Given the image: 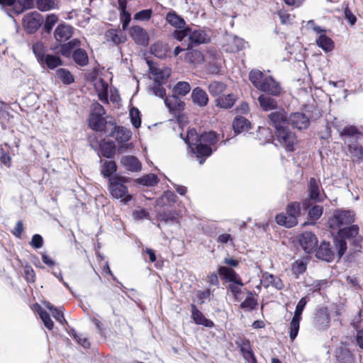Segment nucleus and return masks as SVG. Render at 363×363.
<instances>
[{"label":"nucleus","instance_id":"4be33fe9","mask_svg":"<svg viewBox=\"0 0 363 363\" xmlns=\"http://www.w3.org/2000/svg\"><path fill=\"white\" fill-rule=\"evenodd\" d=\"M191 316L196 325H203L208 328H212L215 325L214 323L207 318L194 303L191 304Z\"/></svg>","mask_w":363,"mask_h":363},{"label":"nucleus","instance_id":"0e129e2a","mask_svg":"<svg viewBox=\"0 0 363 363\" xmlns=\"http://www.w3.org/2000/svg\"><path fill=\"white\" fill-rule=\"evenodd\" d=\"M153 11L151 9H143L134 14L133 19L139 21H145L151 18Z\"/></svg>","mask_w":363,"mask_h":363},{"label":"nucleus","instance_id":"f8f14e48","mask_svg":"<svg viewBox=\"0 0 363 363\" xmlns=\"http://www.w3.org/2000/svg\"><path fill=\"white\" fill-rule=\"evenodd\" d=\"M129 35L134 43L140 46L147 47L150 43V37L145 28L140 26H132L129 28Z\"/></svg>","mask_w":363,"mask_h":363},{"label":"nucleus","instance_id":"79ce46f5","mask_svg":"<svg viewBox=\"0 0 363 363\" xmlns=\"http://www.w3.org/2000/svg\"><path fill=\"white\" fill-rule=\"evenodd\" d=\"M226 88L227 85L225 83L218 81H213L208 85L209 94L214 97L221 96Z\"/></svg>","mask_w":363,"mask_h":363},{"label":"nucleus","instance_id":"2eb2a0df","mask_svg":"<svg viewBox=\"0 0 363 363\" xmlns=\"http://www.w3.org/2000/svg\"><path fill=\"white\" fill-rule=\"evenodd\" d=\"M308 199H305L302 202L303 208L306 210L311 206V200L315 202H320L322 199L320 198V189L316 179L311 177L308 184Z\"/></svg>","mask_w":363,"mask_h":363},{"label":"nucleus","instance_id":"9b49d317","mask_svg":"<svg viewBox=\"0 0 363 363\" xmlns=\"http://www.w3.org/2000/svg\"><path fill=\"white\" fill-rule=\"evenodd\" d=\"M330 323V318L327 307H320L316 309L313 322V327L320 331L326 330Z\"/></svg>","mask_w":363,"mask_h":363},{"label":"nucleus","instance_id":"423d86ee","mask_svg":"<svg viewBox=\"0 0 363 363\" xmlns=\"http://www.w3.org/2000/svg\"><path fill=\"white\" fill-rule=\"evenodd\" d=\"M355 214L352 210L337 208L334 211L333 216L329 219V226L340 228L344 225L353 224Z\"/></svg>","mask_w":363,"mask_h":363},{"label":"nucleus","instance_id":"c756f323","mask_svg":"<svg viewBox=\"0 0 363 363\" xmlns=\"http://www.w3.org/2000/svg\"><path fill=\"white\" fill-rule=\"evenodd\" d=\"M165 21L176 29L187 26L184 18L174 10H170L166 13Z\"/></svg>","mask_w":363,"mask_h":363},{"label":"nucleus","instance_id":"72a5a7b5","mask_svg":"<svg viewBox=\"0 0 363 363\" xmlns=\"http://www.w3.org/2000/svg\"><path fill=\"white\" fill-rule=\"evenodd\" d=\"M99 150L103 157L112 159L116 155V146L113 140H101L99 143Z\"/></svg>","mask_w":363,"mask_h":363},{"label":"nucleus","instance_id":"a18cd8bd","mask_svg":"<svg viewBox=\"0 0 363 363\" xmlns=\"http://www.w3.org/2000/svg\"><path fill=\"white\" fill-rule=\"evenodd\" d=\"M307 259H299L296 260L291 265V272L296 278L304 274L307 269Z\"/></svg>","mask_w":363,"mask_h":363},{"label":"nucleus","instance_id":"774afa93","mask_svg":"<svg viewBox=\"0 0 363 363\" xmlns=\"http://www.w3.org/2000/svg\"><path fill=\"white\" fill-rule=\"evenodd\" d=\"M211 291L210 289L206 290H199L196 294V299L198 301L199 304H203L206 299L210 298Z\"/></svg>","mask_w":363,"mask_h":363},{"label":"nucleus","instance_id":"2f4dec72","mask_svg":"<svg viewBox=\"0 0 363 363\" xmlns=\"http://www.w3.org/2000/svg\"><path fill=\"white\" fill-rule=\"evenodd\" d=\"M60 44V50L59 52L65 57H69L74 50L78 48L81 45V40L78 38H73L69 41Z\"/></svg>","mask_w":363,"mask_h":363},{"label":"nucleus","instance_id":"0eeeda50","mask_svg":"<svg viewBox=\"0 0 363 363\" xmlns=\"http://www.w3.org/2000/svg\"><path fill=\"white\" fill-rule=\"evenodd\" d=\"M340 138L345 145L357 143L363 140V132L354 125H347L342 129H337Z\"/></svg>","mask_w":363,"mask_h":363},{"label":"nucleus","instance_id":"49530a36","mask_svg":"<svg viewBox=\"0 0 363 363\" xmlns=\"http://www.w3.org/2000/svg\"><path fill=\"white\" fill-rule=\"evenodd\" d=\"M267 76H265L262 71L258 69H252L249 74V79L255 87L257 89L259 85L265 80Z\"/></svg>","mask_w":363,"mask_h":363},{"label":"nucleus","instance_id":"13d9d810","mask_svg":"<svg viewBox=\"0 0 363 363\" xmlns=\"http://www.w3.org/2000/svg\"><path fill=\"white\" fill-rule=\"evenodd\" d=\"M190 32V26H187L182 28H177L172 33V36L174 39L177 41L182 42L185 38H189V34Z\"/></svg>","mask_w":363,"mask_h":363},{"label":"nucleus","instance_id":"20e7f679","mask_svg":"<svg viewBox=\"0 0 363 363\" xmlns=\"http://www.w3.org/2000/svg\"><path fill=\"white\" fill-rule=\"evenodd\" d=\"M286 213H281L275 216L276 223L288 228H293L298 224V217L301 214L300 203L290 202L286 208Z\"/></svg>","mask_w":363,"mask_h":363},{"label":"nucleus","instance_id":"ea45409f","mask_svg":"<svg viewBox=\"0 0 363 363\" xmlns=\"http://www.w3.org/2000/svg\"><path fill=\"white\" fill-rule=\"evenodd\" d=\"M316 45L320 48L324 52H329L334 50L335 43L333 40L326 35V34H320L316 38Z\"/></svg>","mask_w":363,"mask_h":363},{"label":"nucleus","instance_id":"e2e57ef3","mask_svg":"<svg viewBox=\"0 0 363 363\" xmlns=\"http://www.w3.org/2000/svg\"><path fill=\"white\" fill-rule=\"evenodd\" d=\"M55 0H35L37 9L40 11H48L55 8Z\"/></svg>","mask_w":363,"mask_h":363},{"label":"nucleus","instance_id":"7c9ffc66","mask_svg":"<svg viewBox=\"0 0 363 363\" xmlns=\"http://www.w3.org/2000/svg\"><path fill=\"white\" fill-rule=\"evenodd\" d=\"M353 162L359 164L363 161V146L360 142L346 145Z\"/></svg>","mask_w":363,"mask_h":363},{"label":"nucleus","instance_id":"f3484780","mask_svg":"<svg viewBox=\"0 0 363 363\" xmlns=\"http://www.w3.org/2000/svg\"><path fill=\"white\" fill-rule=\"evenodd\" d=\"M210 39L205 31L200 29H193L190 27L186 46L197 47L201 44L208 43Z\"/></svg>","mask_w":363,"mask_h":363},{"label":"nucleus","instance_id":"dca6fc26","mask_svg":"<svg viewBox=\"0 0 363 363\" xmlns=\"http://www.w3.org/2000/svg\"><path fill=\"white\" fill-rule=\"evenodd\" d=\"M259 91L273 96H278L282 91V88L279 83L277 82L272 76H268L259 85Z\"/></svg>","mask_w":363,"mask_h":363},{"label":"nucleus","instance_id":"aec40b11","mask_svg":"<svg viewBox=\"0 0 363 363\" xmlns=\"http://www.w3.org/2000/svg\"><path fill=\"white\" fill-rule=\"evenodd\" d=\"M270 124L274 128L275 130L279 128L288 125V116L284 109H279L272 112L268 115Z\"/></svg>","mask_w":363,"mask_h":363},{"label":"nucleus","instance_id":"58836bf2","mask_svg":"<svg viewBox=\"0 0 363 363\" xmlns=\"http://www.w3.org/2000/svg\"><path fill=\"white\" fill-rule=\"evenodd\" d=\"M72 57L73 61L80 67H84L89 62V57L86 51L80 47L74 50Z\"/></svg>","mask_w":363,"mask_h":363},{"label":"nucleus","instance_id":"338daca9","mask_svg":"<svg viewBox=\"0 0 363 363\" xmlns=\"http://www.w3.org/2000/svg\"><path fill=\"white\" fill-rule=\"evenodd\" d=\"M308 301V299L306 296L302 297L298 301V303L296 304V308H295L294 316H296V317L302 318L301 315H302L303 311Z\"/></svg>","mask_w":363,"mask_h":363},{"label":"nucleus","instance_id":"f03ea898","mask_svg":"<svg viewBox=\"0 0 363 363\" xmlns=\"http://www.w3.org/2000/svg\"><path fill=\"white\" fill-rule=\"evenodd\" d=\"M359 233V227L357 224L338 228L335 235H333V241L335 248L337 251L338 259H341L346 253L347 250V240H350L358 235Z\"/></svg>","mask_w":363,"mask_h":363},{"label":"nucleus","instance_id":"c85d7f7f","mask_svg":"<svg viewBox=\"0 0 363 363\" xmlns=\"http://www.w3.org/2000/svg\"><path fill=\"white\" fill-rule=\"evenodd\" d=\"M233 129L235 135H239L252 128L250 121L242 116H237L233 121Z\"/></svg>","mask_w":363,"mask_h":363},{"label":"nucleus","instance_id":"37998d69","mask_svg":"<svg viewBox=\"0 0 363 363\" xmlns=\"http://www.w3.org/2000/svg\"><path fill=\"white\" fill-rule=\"evenodd\" d=\"M55 74L65 85H69L74 82L73 74L66 68H58L55 72Z\"/></svg>","mask_w":363,"mask_h":363},{"label":"nucleus","instance_id":"de8ad7c7","mask_svg":"<svg viewBox=\"0 0 363 363\" xmlns=\"http://www.w3.org/2000/svg\"><path fill=\"white\" fill-rule=\"evenodd\" d=\"M33 8H34V0H17L13 11L18 15Z\"/></svg>","mask_w":363,"mask_h":363},{"label":"nucleus","instance_id":"4c0bfd02","mask_svg":"<svg viewBox=\"0 0 363 363\" xmlns=\"http://www.w3.org/2000/svg\"><path fill=\"white\" fill-rule=\"evenodd\" d=\"M186 51L184 59L186 62L195 64L200 63L203 60L204 57L202 52L197 49H194V47L186 46Z\"/></svg>","mask_w":363,"mask_h":363},{"label":"nucleus","instance_id":"3c124183","mask_svg":"<svg viewBox=\"0 0 363 363\" xmlns=\"http://www.w3.org/2000/svg\"><path fill=\"white\" fill-rule=\"evenodd\" d=\"M163 84H161V82L155 83V82H152V84L148 88V91L151 92L154 96L157 97H160L161 99H164L167 97L166 94V89L163 86Z\"/></svg>","mask_w":363,"mask_h":363},{"label":"nucleus","instance_id":"680f3d73","mask_svg":"<svg viewBox=\"0 0 363 363\" xmlns=\"http://www.w3.org/2000/svg\"><path fill=\"white\" fill-rule=\"evenodd\" d=\"M308 209V217L313 220H318L323 213V207L319 205H314Z\"/></svg>","mask_w":363,"mask_h":363},{"label":"nucleus","instance_id":"c9c22d12","mask_svg":"<svg viewBox=\"0 0 363 363\" xmlns=\"http://www.w3.org/2000/svg\"><path fill=\"white\" fill-rule=\"evenodd\" d=\"M257 101L260 107L264 111L276 110L278 108L277 101L271 96L261 94L259 96Z\"/></svg>","mask_w":363,"mask_h":363},{"label":"nucleus","instance_id":"603ef678","mask_svg":"<svg viewBox=\"0 0 363 363\" xmlns=\"http://www.w3.org/2000/svg\"><path fill=\"white\" fill-rule=\"evenodd\" d=\"M363 237L359 235H355L354 238L349 240L350 249V255H354L357 252H360L362 248Z\"/></svg>","mask_w":363,"mask_h":363},{"label":"nucleus","instance_id":"5701e85b","mask_svg":"<svg viewBox=\"0 0 363 363\" xmlns=\"http://www.w3.org/2000/svg\"><path fill=\"white\" fill-rule=\"evenodd\" d=\"M73 35V27L65 23H61L55 29L54 37L56 41L62 43L68 40Z\"/></svg>","mask_w":363,"mask_h":363},{"label":"nucleus","instance_id":"9d476101","mask_svg":"<svg viewBox=\"0 0 363 363\" xmlns=\"http://www.w3.org/2000/svg\"><path fill=\"white\" fill-rule=\"evenodd\" d=\"M298 242L306 254L314 252L318 247V240L315 233L311 231L302 232L297 236Z\"/></svg>","mask_w":363,"mask_h":363},{"label":"nucleus","instance_id":"864d4df0","mask_svg":"<svg viewBox=\"0 0 363 363\" xmlns=\"http://www.w3.org/2000/svg\"><path fill=\"white\" fill-rule=\"evenodd\" d=\"M257 306V300L253 297L252 291H248V295L245 299L240 303L241 309H246L248 311H252Z\"/></svg>","mask_w":363,"mask_h":363},{"label":"nucleus","instance_id":"a878e982","mask_svg":"<svg viewBox=\"0 0 363 363\" xmlns=\"http://www.w3.org/2000/svg\"><path fill=\"white\" fill-rule=\"evenodd\" d=\"M121 164L129 172H138L142 169V164L134 155H125L121 158Z\"/></svg>","mask_w":363,"mask_h":363},{"label":"nucleus","instance_id":"f704fd0d","mask_svg":"<svg viewBox=\"0 0 363 363\" xmlns=\"http://www.w3.org/2000/svg\"><path fill=\"white\" fill-rule=\"evenodd\" d=\"M236 100L237 98L235 94H228L217 97L215 100V104L216 106L218 108L223 109H229L234 106Z\"/></svg>","mask_w":363,"mask_h":363},{"label":"nucleus","instance_id":"412c9836","mask_svg":"<svg viewBox=\"0 0 363 363\" xmlns=\"http://www.w3.org/2000/svg\"><path fill=\"white\" fill-rule=\"evenodd\" d=\"M164 102L169 112L174 115L182 111L185 107V103L182 101L178 96L174 94L167 96Z\"/></svg>","mask_w":363,"mask_h":363},{"label":"nucleus","instance_id":"6e6d98bb","mask_svg":"<svg viewBox=\"0 0 363 363\" xmlns=\"http://www.w3.org/2000/svg\"><path fill=\"white\" fill-rule=\"evenodd\" d=\"M32 50L38 62H40V61L47 55L45 53L46 48L41 42L33 43L32 45Z\"/></svg>","mask_w":363,"mask_h":363},{"label":"nucleus","instance_id":"a19ab883","mask_svg":"<svg viewBox=\"0 0 363 363\" xmlns=\"http://www.w3.org/2000/svg\"><path fill=\"white\" fill-rule=\"evenodd\" d=\"M337 360L339 363H354V357L346 347H340L336 352Z\"/></svg>","mask_w":363,"mask_h":363},{"label":"nucleus","instance_id":"473e14b6","mask_svg":"<svg viewBox=\"0 0 363 363\" xmlns=\"http://www.w3.org/2000/svg\"><path fill=\"white\" fill-rule=\"evenodd\" d=\"M118 170L116 162L113 160L105 161L101 169V175L110 182V179H115Z\"/></svg>","mask_w":363,"mask_h":363},{"label":"nucleus","instance_id":"393cba45","mask_svg":"<svg viewBox=\"0 0 363 363\" xmlns=\"http://www.w3.org/2000/svg\"><path fill=\"white\" fill-rule=\"evenodd\" d=\"M191 98L192 102L199 107H205L208 105L209 101L206 91L200 86L193 89Z\"/></svg>","mask_w":363,"mask_h":363},{"label":"nucleus","instance_id":"bb28decb","mask_svg":"<svg viewBox=\"0 0 363 363\" xmlns=\"http://www.w3.org/2000/svg\"><path fill=\"white\" fill-rule=\"evenodd\" d=\"M38 63L42 68L53 70L63 65V60L57 55L47 54Z\"/></svg>","mask_w":363,"mask_h":363},{"label":"nucleus","instance_id":"c03bdc74","mask_svg":"<svg viewBox=\"0 0 363 363\" xmlns=\"http://www.w3.org/2000/svg\"><path fill=\"white\" fill-rule=\"evenodd\" d=\"M135 182L145 186H154L159 183V179L155 174L150 173L136 179Z\"/></svg>","mask_w":363,"mask_h":363},{"label":"nucleus","instance_id":"ddd939ff","mask_svg":"<svg viewBox=\"0 0 363 363\" xmlns=\"http://www.w3.org/2000/svg\"><path fill=\"white\" fill-rule=\"evenodd\" d=\"M289 125L298 130H306L310 125V120L303 113L294 112L288 116V125Z\"/></svg>","mask_w":363,"mask_h":363},{"label":"nucleus","instance_id":"bf43d9fd","mask_svg":"<svg viewBox=\"0 0 363 363\" xmlns=\"http://www.w3.org/2000/svg\"><path fill=\"white\" fill-rule=\"evenodd\" d=\"M160 200L163 205L167 206L176 203L177 196L174 191L167 190L163 192Z\"/></svg>","mask_w":363,"mask_h":363},{"label":"nucleus","instance_id":"69168bd1","mask_svg":"<svg viewBox=\"0 0 363 363\" xmlns=\"http://www.w3.org/2000/svg\"><path fill=\"white\" fill-rule=\"evenodd\" d=\"M344 18L347 21V22L350 24V26H352L355 25L357 22V17L351 11L349 8L348 4H344L343 8Z\"/></svg>","mask_w":363,"mask_h":363},{"label":"nucleus","instance_id":"7ed1b4c3","mask_svg":"<svg viewBox=\"0 0 363 363\" xmlns=\"http://www.w3.org/2000/svg\"><path fill=\"white\" fill-rule=\"evenodd\" d=\"M129 181V177L116 174L115 179H111L108 182V191L111 196L116 199H121V201L124 205H127L133 199V196L128 193V188L125 185Z\"/></svg>","mask_w":363,"mask_h":363},{"label":"nucleus","instance_id":"f257e3e1","mask_svg":"<svg viewBox=\"0 0 363 363\" xmlns=\"http://www.w3.org/2000/svg\"><path fill=\"white\" fill-rule=\"evenodd\" d=\"M180 137L200 164H203L217 150L216 144L219 140V135L213 130L203 132L199 135L196 129L191 128L187 130L185 137H183L182 133Z\"/></svg>","mask_w":363,"mask_h":363},{"label":"nucleus","instance_id":"cd10ccee","mask_svg":"<svg viewBox=\"0 0 363 363\" xmlns=\"http://www.w3.org/2000/svg\"><path fill=\"white\" fill-rule=\"evenodd\" d=\"M88 122L89 127L93 130L106 133V126L107 121L103 116H100V114H91Z\"/></svg>","mask_w":363,"mask_h":363},{"label":"nucleus","instance_id":"8fccbe9b","mask_svg":"<svg viewBox=\"0 0 363 363\" xmlns=\"http://www.w3.org/2000/svg\"><path fill=\"white\" fill-rule=\"evenodd\" d=\"M301 320V318H298L296 316H293L291 320L289 328V335L291 340L292 341L296 338L298 334Z\"/></svg>","mask_w":363,"mask_h":363},{"label":"nucleus","instance_id":"4d7b16f0","mask_svg":"<svg viewBox=\"0 0 363 363\" xmlns=\"http://www.w3.org/2000/svg\"><path fill=\"white\" fill-rule=\"evenodd\" d=\"M129 116L131 123L133 127L138 128L141 125V114L139 109L136 107H132L129 111Z\"/></svg>","mask_w":363,"mask_h":363},{"label":"nucleus","instance_id":"b1692460","mask_svg":"<svg viewBox=\"0 0 363 363\" xmlns=\"http://www.w3.org/2000/svg\"><path fill=\"white\" fill-rule=\"evenodd\" d=\"M150 70V73L155 76L153 82L155 83L161 82V84H165L171 75V69L164 67L162 69L153 68L151 67V62L147 61Z\"/></svg>","mask_w":363,"mask_h":363},{"label":"nucleus","instance_id":"052dcab7","mask_svg":"<svg viewBox=\"0 0 363 363\" xmlns=\"http://www.w3.org/2000/svg\"><path fill=\"white\" fill-rule=\"evenodd\" d=\"M38 315L45 327L48 330H52L54 326V323L50 318V314L45 309L40 307Z\"/></svg>","mask_w":363,"mask_h":363},{"label":"nucleus","instance_id":"1a4fd4ad","mask_svg":"<svg viewBox=\"0 0 363 363\" xmlns=\"http://www.w3.org/2000/svg\"><path fill=\"white\" fill-rule=\"evenodd\" d=\"M43 23V17L37 11L27 13L22 20L23 27L28 34L36 33Z\"/></svg>","mask_w":363,"mask_h":363},{"label":"nucleus","instance_id":"39448f33","mask_svg":"<svg viewBox=\"0 0 363 363\" xmlns=\"http://www.w3.org/2000/svg\"><path fill=\"white\" fill-rule=\"evenodd\" d=\"M275 138L279 145L288 152H294L296 150L297 137L292 132L289 125L279 128L274 132Z\"/></svg>","mask_w":363,"mask_h":363},{"label":"nucleus","instance_id":"4468645a","mask_svg":"<svg viewBox=\"0 0 363 363\" xmlns=\"http://www.w3.org/2000/svg\"><path fill=\"white\" fill-rule=\"evenodd\" d=\"M315 257L326 262H331L335 259V253L330 242L323 240L314 251Z\"/></svg>","mask_w":363,"mask_h":363},{"label":"nucleus","instance_id":"5fc2aeb1","mask_svg":"<svg viewBox=\"0 0 363 363\" xmlns=\"http://www.w3.org/2000/svg\"><path fill=\"white\" fill-rule=\"evenodd\" d=\"M57 21L58 17L56 14H48L45 17V23L43 27V32L48 34L50 33Z\"/></svg>","mask_w":363,"mask_h":363},{"label":"nucleus","instance_id":"6ab92c4d","mask_svg":"<svg viewBox=\"0 0 363 363\" xmlns=\"http://www.w3.org/2000/svg\"><path fill=\"white\" fill-rule=\"evenodd\" d=\"M218 273L226 281L238 286H244V283L240 275L230 267L219 266L218 267Z\"/></svg>","mask_w":363,"mask_h":363},{"label":"nucleus","instance_id":"a211bd4d","mask_svg":"<svg viewBox=\"0 0 363 363\" xmlns=\"http://www.w3.org/2000/svg\"><path fill=\"white\" fill-rule=\"evenodd\" d=\"M157 216L159 220L164 223L166 225H179L178 213L175 209L164 207L162 209L157 211Z\"/></svg>","mask_w":363,"mask_h":363},{"label":"nucleus","instance_id":"6e6552de","mask_svg":"<svg viewBox=\"0 0 363 363\" xmlns=\"http://www.w3.org/2000/svg\"><path fill=\"white\" fill-rule=\"evenodd\" d=\"M108 135L115 138L118 145V152L119 153H123L124 150L131 147V144L127 143L131 138V132L126 128L115 124L113 130Z\"/></svg>","mask_w":363,"mask_h":363},{"label":"nucleus","instance_id":"e433bc0d","mask_svg":"<svg viewBox=\"0 0 363 363\" xmlns=\"http://www.w3.org/2000/svg\"><path fill=\"white\" fill-rule=\"evenodd\" d=\"M169 50V45L163 43L162 41H157L153 43L150 48V53L159 59H164L167 52Z\"/></svg>","mask_w":363,"mask_h":363},{"label":"nucleus","instance_id":"09e8293b","mask_svg":"<svg viewBox=\"0 0 363 363\" xmlns=\"http://www.w3.org/2000/svg\"><path fill=\"white\" fill-rule=\"evenodd\" d=\"M173 94L182 96L188 94L191 91V86L189 82L184 81L178 82L173 87Z\"/></svg>","mask_w":363,"mask_h":363}]
</instances>
